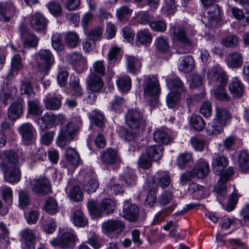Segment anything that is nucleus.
Masks as SVG:
<instances>
[{
	"label": "nucleus",
	"instance_id": "f257e3e1",
	"mask_svg": "<svg viewBox=\"0 0 249 249\" xmlns=\"http://www.w3.org/2000/svg\"><path fill=\"white\" fill-rule=\"evenodd\" d=\"M55 121L62 124L56 140V143L59 147H63L74 139L75 133L79 128V123L77 121H73L68 122L65 124V119L63 115L54 116L51 113H45L43 117L36 120L41 130L51 127Z\"/></svg>",
	"mask_w": 249,
	"mask_h": 249
},
{
	"label": "nucleus",
	"instance_id": "f03ea898",
	"mask_svg": "<svg viewBox=\"0 0 249 249\" xmlns=\"http://www.w3.org/2000/svg\"><path fill=\"white\" fill-rule=\"evenodd\" d=\"M208 78L213 85L218 87L214 90V97L221 101H230V97L223 88L227 83L228 77L225 72L218 66H214L208 71Z\"/></svg>",
	"mask_w": 249,
	"mask_h": 249
},
{
	"label": "nucleus",
	"instance_id": "7ed1b4c3",
	"mask_svg": "<svg viewBox=\"0 0 249 249\" xmlns=\"http://www.w3.org/2000/svg\"><path fill=\"white\" fill-rule=\"evenodd\" d=\"M143 110L138 108L128 110L125 114V122L129 128L125 131L124 137L131 141L139 134V127L144 121Z\"/></svg>",
	"mask_w": 249,
	"mask_h": 249
},
{
	"label": "nucleus",
	"instance_id": "20e7f679",
	"mask_svg": "<svg viewBox=\"0 0 249 249\" xmlns=\"http://www.w3.org/2000/svg\"><path fill=\"white\" fill-rule=\"evenodd\" d=\"M143 87L144 96L153 98L154 102L156 103L160 91L157 77L153 75L146 76Z\"/></svg>",
	"mask_w": 249,
	"mask_h": 249
},
{
	"label": "nucleus",
	"instance_id": "39448f33",
	"mask_svg": "<svg viewBox=\"0 0 249 249\" xmlns=\"http://www.w3.org/2000/svg\"><path fill=\"white\" fill-rule=\"evenodd\" d=\"M38 71L44 75L48 74L54 62V57L50 51L41 50L38 53Z\"/></svg>",
	"mask_w": 249,
	"mask_h": 249
},
{
	"label": "nucleus",
	"instance_id": "423d86ee",
	"mask_svg": "<svg viewBox=\"0 0 249 249\" xmlns=\"http://www.w3.org/2000/svg\"><path fill=\"white\" fill-rule=\"evenodd\" d=\"M125 229L124 222L117 219H109L102 225V230L107 237H111L113 234L122 232Z\"/></svg>",
	"mask_w": 249,
	"mask_h": 249
},
{
	"label": "nucleus",
	"instance_id": "0eeeda50",
	"mask_svg": "<svg viewBox=\"0 0 249 249\" xmlns=\"http://www.w3.org/2000/svg\"><path fill=\"white\" fill-rule=\"evenodd\" d=\"M171 37L174 41L181 43L185 47L191 45V40L188 37L186 29L182 26H174L170 29Z\"/></svg>",
	"mask_w": 249,
	"mask_h": 249
},
{
	"label": "nucleus",
	"instance_id": "6e6552de",
	"mask_svg": "<svg viewBox=\"0 0 249 249\" xmlns=\"http://www.w3.org/2000/svg\"><path fill=\"white\" fill-rule=\"evenodd\" d=\"M205 10L209 15L210 24L213 27L220 26L223 24L221 19V10L218 5L212 4L205 7Z\"/></svg>",
	"mask_w": 249,
	"mask_h": 249
},
{
	"label": "nucleus",
	"instance_id": "1a4fd4ad",
	"mask_svg": "<svg viewBox=\"0 0 249 249\" xmlns=\"http://www.w3.org/2000/svg\"><path fill=\"white\" fill-rule=\"evenodd\" d=\"M22 142L25 144L33 143L35 140L36 129L29 123L22 124L18 128Z\"/></svg>",
	"mask_w": 249,
	"mask_h": 249
},
{
	"label": "nucleus",
	"instance_id": "9d476101",
	"mask_svg": "<svg viewBox=\"0 0 249 249\" xmlns=\"http://www.w3.org/2000/svg\"><path fill=\"white\" fill-rule=\"evenodd\" d=\"M17 10L14 3L10 1H0V19L5 22L9 21L17 16Z\"/></svg>",
	"mask_w": 249,
	"mask_h": 249
},
{
	"label": "nucleus",
	"instance_id": "9b49d317",
	"mask_svg": "<svg viewBox=\"0 0 249 249\" xmlns=\"http://www.w3.org/2000/svg\"><path fill=\"white\" fill-rule=\"evenodd\" d=\"M76 240V236L73 233L65 232L60 238H54L50 243L53 247L59 246L62 248H73Z\"/></svg>",
	"mask_w": 249,
	"mask_h": 249
},
{
	"label": "nucleus",
	"instance_id": "f8f14e48",
	"mask_svg": "<svg viewBox=\"0 0 249 249\" xmlns=\"http://www.w3.org/2000/svg\"><path fill=\"white\" fill-rule=\"evenodd\" d=\"M233 173V169L231 167H229L226 170H224L222 175H219V180L214 188L215 193L219 196H223L226 194L225 183Z\"/></svg>",
	"mask_w": 249,
	"mask_h": 249
},
{
	"label": "nucleus",
	"instance_id": "ddd939ff",
	"mask_svg": "<svg viewBox=\"0 0 249 249\" xmlns=\"http://www.w3.org/2000/svg\"><path fill=\"white\" fill-rule=\"evenodd\" d=\"M120 215L130 222H135L139 217V209L134 203H125Z\"/></svg>",
	"mask_w": 249,
	"mask_h": 249
},
{
	"label": "nucleus",
	"instance_id": "4468645a",
	"mask_svg": "<svg viewBox=\"0 0 249 249\" xmlns=\"http://www.w3.org/2000/svg\"><path fill=\"white\" fill-rule=\"evenodd\" d=\"M20 235L22 248L24 249H34L36 238L35 231L27 228L21 231Z\"/></svg>",
	"mask_w": 249,
	"mask_h": 249
},
{
	"label": "nucleus",
	"instance_id": "2eb2a0df",
	"mask_svg": "<svg viewBox=\"0 0 249 249\" xmlns=\"http://www.w3.org/2000/svg\"><path fill=\"white\" fill-rule=\"evenodd\" d=\"M32 190L37 195H45L51 190L49 180L46 178H40L34 180L32 183Z\"/></svg>",
	"mask_w": 249,
	"mask_h": 249
},
{
	"label": "nucleus",
	"instance_id": "dca6fc26",
	"mask_svg": "<svg viewBox=\"0 0 249 249\" xmlns=\"http://www.w3.org/2000/svg\"><path fill=\"white\" fill-rule=\"evenodd\" d=\"M68 61L78 71L87 68V61L82 55L77 52L70 53L67 57Z\"/></svg>",
	"mask_w": 249,
	"mask_h": 249
},
{
	"label": "nucleus",
	"instance_id": "f3484780",
	"mask_svg": "<svg viewBox=\"0 0 249 249\" xmlns=\"http://www.w3.org/2000/svg\"><path fill=\"white\" fill-rule=\"evenodd\" d=\"M23 101L14 102L8 110V117L12 121L18 120L21 117L23 111Z\"/></svg>",
	"mask_w": 249,
	"mask_h": 249
},
{
	"label": "nucleus",
	"instance_id": "a211bd4d",
	"mask_svg": "<svg viewBox=\"0 0 249 249\" xmlns=\"http://www.w3.org/2000/svg\"><path fill=\"white\" fill-rule=\"evenodd\" d=\"M81 183L84 190L89 194L95 192L99 186L97 180L92 176L90 173H86Z\"/></svg>",
	"mask_w": 249,
	"mask_h": 249
},
{
	"label": "nucleus",
	"instance_id": "6ab92c4d",
	"mask_svg": "<svg viewBox=\"0 0 249 249\" xmlns=\"http://www.w3.org/2000/svg\"><path fill=\"white\" fill-rule=\"evenodd\" d=\"M5 179L11 183H17L20 178L21 173L18 166L3 167Z\"/></svg>",
	"mask_w": 249,
	"mask_h": 249
},
{
	"label": "nucleus",
	"instance_id": "aec40b11",
	"mask_svg": "<svg viewBox=\"0 0 249 249\" xmlns=\"http://www.w3.org/2000/svg\"><path fill=\"white\" fill-rule=\"evenodd\" d=\"M30 24L34 30L41 31L46 27L47 20L41 14L36 13L31 16Z\"/></svg>",
	"mask_w": 249,
	"mask_h": 249
},
{
	"label": "nucleus",
	"instance_id": "412c9836",
	"mask_svg": "<svg viewBox=\"0 0 249 249\" xmlns=\"http://www.w3.org/2000/svg\"><path fill=\"white\" fill-rule=\"evenodd\" d=\"M88 87L93 92H99L103 87V81L101 77L93 74H89L87 81Z\"/></svg>",
	"mask_w": 249,
	"mask_h": 249
},
{
	"label": "nucleus",
	"instance_id": "4be33fe9",
	"mask_svg": "<svg viewBox=\"0 0 249 249\" xmlns=\"http://www.w3.org/2000/svg\"><path fill=\"white\" fill-rule=\"evenodd\" d=\"M3 157L6 161L0 163L2 167L18 166V155L14 150L5 151Z\"/></svg>",
	"mask_w": 249,
	"mask_h": 249
},
{
	"label": "nucleus",
	"instance_id": "5701e85b",
	"mask_svg": "<svg viewBox=\"0 0 249 249\" xmlns=\"http://www.w3.org/2000/svg\"><path fill=\"white\" fill-rule=\"evenodd\" d=\"M166 83L168 88L170 90H174L173 92L182 94L186 90L183 82L178 77L167 79Z\"/></svg>",
	"mask_w": 249,
	"mask_h": 249
},
{
	"label": "nucleus",
	"instance_id": "b1692460",
	"mask_svg": "<svg viewBox=\"0 0 249 249\" xmlns=\"http://www.w3.org/2000/svg\"><path fill=\"white\" fill-rule=\"evenodd\" d=\"M209 172L208 163L203 160H199L193 170L194 175L199 178H204L209 174Z\"/></svg>",
	"mask_w": 249,
	"mask_h": 249
},
{
	"label": "nucleus",
	"instance_id": "393cba45",
	"mask_svg": "<svg viewBox=\"0 0 249 249\" xmlns=\"http://www.w3.org/2000/svg\"><path fill=\"white\" fill-rule=\"evenodd\" d=\"M228 164V161L226 157L219 156L213 159L212 163L213 173L218 176L222 175Z\"/></svg>",
	"mask_w": 249,
	"mask_h": 249
},
{
	"label": "nucleus",
	"instance_id": "a878e982",
	"mask_svg": "<svg viewBox=\"0 0 249 249\" xmlns=\"http://www.w3.org/2000/svg\"><path fill=\"white\" fill-rule=\"evenodd\" d=\"M243 57L240 53L234 52L230 53L227 59L226 63L231 68H239L243 63Z\"/></svg>",
	"mask_w": 249,
	"mask_h": 249
},
{
	"label": "nucleus",
	"instance_id": "bb28decb",
	"mask_svg": "<svg viewBox=\"0 0 249 249\" xmlns=\"http://www.w3.org/2000/svg\"><path fill=\"white\" fill-rule=\"evenodd\" d=\"M102 161L106 164H112L119 160L118 152L112 148H107L100 156Z\"/></svg>",
	"mask_w": 249,
	"mask_h": 249
},
{
	"label": "nucleus",
	"instance_id": "cd10ccee",
	"mask_svg": "<svg viewBox=\"0 0 249 249\" xmlns=\"http://www.w3.org/2000/svg\"><path fill=\"white\" fill-rule=\"evenodd\" d=\"M71 212L72 213L71 218L75 226L84 227L88 224L87 218L81 210L72 209Z\"/></svg>",
	"mask_w": 249,
	"mask_h": 249
},
{
	"label": "nucleus",
	"instance_id": "c85d7f7f",
	"mask_svg": "<svg viewBox=\"0 0 249 249\" xmlns=\"http://www.w3.org/2000/svg\"><path fill=\"white\" fill-rule=\"evenodd\" d=\"M229 90L234 97H241L244 93V87L241 81L236 78H234L230 84Z\"/></svg>",
	"mask_w": 249,
	"mask_h": 249
},
{
	"label": "nucleus",
	"instance_id": "c756f323",
	"mask_svg": "<svg viewBox=\"0 0 249 249\" xmlns=\"http://www.w3.org/2000/svg\"><path fill=\"white\" fill-rule=\"evenodd\" d=\"M163 147L161 145H154L149 146L146 149L145 153L153 160H159L162 156Z\"/></svg>",
	"mask_w": 249,
	"mask_h": 249
},
{
	"label": "nucleus",
	"instance_id": "7c9ffc66",
	"mask_svg": "<svg viewBox=\"0 0 249 249\" xmlns=\"http://www.w3.org/2000/svg\"><path fill=\"white\" fill-rule=\"evenodd\" d=\"M203 187L196 183L192 182L189 184L188 191L190 194L193 195V196L196 199H200L208 196V193L203 191Z\"/></svg>",
	"mask_w": 249,
	"mask_h": 249
},
{
	"label": "nucleus",
	"instance_id": "2f4dec72",
	"mask_svg": "<svg viewBox=\"0 0 249 249\" xmlns=\"http://www.w3.org/2000/svg\"><path fill=\"white\" fill-rule=\"evenodd\" d=\"M194 66L193 58L190 55L184 56L178 65V70L184 73H188L193 70Z\"/></svg>",
	"mask_w": 249,
	"mask_h": 249
},
{
	"label": "nucleus",
	"instance_id": "473e14b6",
	"mask_svg": "<svg viewBox=\"0 0 249 249\" xmlns=\"http://www.w3.org/2000/svg\"><path fill=\"white\" fill-rule=\"evenodd\" d=\"M17 92V89L14 86L8 85L6 89H4L1 93V99L3 103L7 105L13 99Z\"/></svg>",
	"mask_w": 249,
	"mask_h": 249
},
{
	"label": "nucleus",
	"instance_id": "72a5a7b5",
	"mask_svg": "<svg viewBox=\"0 0 249 249\" xmlns=\"http://www.w3.org/2000/svg\"><path fill=\"white\" fill-rule=\"evenodd\" d=\"M126 68L128 71L132 74L136 73L141 68V62L135 57L127 56Z\"/></svg>",
	"mask_w": 249,
	"mask_h": 249
},
{
	"label": "nucleus",
	"instance_id": "f704fd0d",
	"mask_svg": "<svg viewBox=\"0 0 249 249\" xmlns=\"http://www.w3.org/2000/svg\"><path fill=\"white\" fill-rule=\"evenodd\" d=\"M65 157L67 161L73 166H77L80 163L79 155L74 148H68L66 150Z\"/></svg>",
	"mask_w": 249,
	"mask_h": 249
},
{
	"label": "nucleus",
	"instance_id": "c9c22d12",
	"mask_svg": "<svg viewBox=\"0 0 249 249\" xmlns=\"http://www.w3.org/2000/svg\"><path fill=\"white\" fill-rule=\"evenodd\" d=\"M23 67L21 58L19 54L15 55L11 60V70L7 75L6 78L11 79L13 78L14 71L17 72L20 70Z\"/></svg>",
	"mask_w": 249,
	"mask_h": 249
},
{
	"label": "nucleus",
	"instance_id": "e433bc0d",
	"mask_svg": "<svg viewBox=\"0 0 249 249\" xmlns=\"http://www.w3.org/2000/svg\"><path fill=\"white\" fill-rule=\"evenodd\" d=\"M65 41L68 47L74 48L76 47L79 43V37L76 32H68L65 34Z\"/></svg>",
	"mask_w": 249,
	"mask_h": 249
},
{
	"label": "nucleus",
	"instance_id": "4c0bfd02",
	"mask_svg": "<svg viewBox=\"0 0 249 249\" xmlns=\"http://www.w3.org/2000/svg\"><path fill=\"white\" fill-rule=\"evenodd\" d=\"M90 120L92 124L99 128H103L105 125V120L104 117L98 111L94 110L92 112Z\"/></svg>",
	"mask_w": 249,
	"mask_h": 249
},
{
	"label": "nucleus",
	"instance_id": "58836bf2",
	"mask_svg": "<svg viewBox=\"0 0 249 249\" xmlns=\"http://www.w3.org/2000/svg\"><path fill=\"white\" fill-rule=\"evenodd\" d=\"M28 110L30 114L35 116H39L43 112L42 107L38 100L29 101Z\"/></svg>",
	"mask_w": 249,
	"mask_h": 249
},
{
	"label": "nucleus",
	"instance_id": "ea45409f",
	"mask_svg": "<svg viewBox=\"0 0 249 249\" xmlns=\"http://www.w3.org/2000/svg\"><path fill=\"white\" fill-rule=\"evenodd\" d=\"M155 45L156 49L160 52H165L168 51L170 47L168 37L165 36L157 37L155 39Z\"/></svg>",
	"mask_w": 249,
	"mask_h": 249
},
{
	"label": "nucleus",
	"instance_id": "a19ab883",
	"mask_svg": "<svg viewBox=\"0 0 249 249\" xmlns=\"http://www.w3.org/2000/svg\"><path fill=\"white\" fill-rule=\"evenodd\" d=\"M106 66L103 60L95 61L90 69V73L95 75L99 76L100 77L104 76L106 74Z\"/></svg>",
	"mask_w": 249,
	"mask_h": 249
},
{
	"label": "nucleus",
	"instance_id": "79ce46f5",
	"mask_svg": "<svg viewBox=\"0 0 249 249\" xmlns=\"http://www.w3.org/2000/svg\"><path fill=\"white\" fill-rule=\"evenodd\" d=\"M223 123L217 119L215 120L208 124L207 130L208 131L210 134H218L223 130Z\"/></svg>",
	"mask_w": 249,
	"mask_h": 249
},
{
	"label": "nucleus",
	"instance_id": "37998d69",
	"mask_svg": "<svg viewBox=\"0 0 249 249\" xmlns=\"http://www.w3.org/2000/svg\"><path fill=\"white\" fill-rule=\"evenodd\" d=\"M190 124L197 131L202 130L205 126V122L202 118L198 115H193L189 120Z\"/></svg>",
	"mask_w": 249,
	"mask_h": 249
},
{
	"label": "nucleus",
	"instance_id": "c03bdc74",
	"mask_svg": "<svg viewBox=\"0 0 249 249\" xmlns=\"http://www.w3.org/2000/svg\"><path fill=\"white\" fill-rule=\"evenodd\" d=\"M239 37L235 35L231 34L223 37L221 40L222 44L226 47L235 48L238 44Z\"/></svg>",
	"mask_w": 249,
	"mask_h": 249
},
{
	"label": "nucleus",
	"instance_id": "a18cd8bd",
	"mask_svg": "<svg viewBox=\"0 0 249 249\" xmlns=\"http://www.w3.org/2000/svg\"><path fill=\"white\" fill-rule=\"evenodd\" d=\"M156 178L154 179L153 182L154 183H157L162 188H166L171 183V179L169 175L166 173L158 174Z\"/></svg>",
	"mask_w": 249,
	"mask_h": 249
},
{
	"label": "nucleus",
	"instance_id": "49530a36",
	"mask_svg": "<svg viewBox=\"0 0 249 249\" xmlns=\"http://www.w3.org/2000/svg\"><path fill=\"white\" fill-rule=\"evenodd\" d=\"M117 85L120 90L126 92L128 91L131 87V79L128 76H122L117 81Z\"/></svg>",
	"mask_w": 249,
	"mask_h": 249
},
{
	"label": "nucleus",
	"instance_id": "de8ad7c7",
	"mask_svg": "<svg viewBox=\"0 0 249 249\" xmlns=\"http://www.w3.org/2000/svg\"><path fill=\"white\" fill-rule=\"evenodd\" d=\"M152 40L151 33L146 30H142L138 32L136 36V40L142 44L150 43Z\"/></svg>",
	"mask_w": 249,
	"mask_h": 249
},
{
	"label": "nucleus",
	"instance_id": "09e8293b",
	"mask_svg": "<svg viewBox=\"0 0 249 249\" xmlns=\"http://www.w3.org/2000/svg\"><path fill=\"white\" fill-rule=\"evenodd\" d=\"M239 165L243 172L249 170V155L247 152L242 151L240 153Z\"/></svg>",
	"mask_w": 249,
	"mask_h": 249
},
{
	"label": "nucleus",
	"instance_id": "8fccbe9b",
	"mask_svg": "<svg viewBox=\"0 0 249 249\" xmlns=\"http://www.w3.org/2000/svg\"><path fill=\"white\" fill-rule=\"evenodd\" d=\"M131 10L126 6H123L116 11V16L118 20L123 22H126L130 16Z\"/></svg>",
	"mask_w": 249,
	"mask_h": 249
},
{
	"label": "nucleus",
	"instance_id": "3c124183",
	"mask_svg": "<svg viewBox=\"0 0 249 249\" xmlns=\"http://www.w3.org/2000/svg\"><path fill=\"white\" fill-rule=\"evenodd\" d=\"M46 6L50 12L54 17H59L62 15V8L59 3L55 1H50Z\"/></svg>",
	"mask_w": 249,
	"mask_h": 249
},
{
	"label": "nucleus",
	"instance_id": "603ef678",
	"mask_svg": "<svg viewBox=\"0 0 249 249\" xmlns=\"http://www.w3.org/2000/svg\"><path fill=\"white\" fill-rule=\"evenodd\" d=\"M204 77L201 75L194 72L190 74L188 81L191 88H195L200 86L203 82Z\"/></svg>",
	"mask_w": 249,
	"mask_h": 249
},
{
	"label": "nucleus",
	"instance_id": "864d4df0",
	"mask_svg": "<svg viewBox=\"0 0 249 249\" xmlns=\"http://www.w3.org/2000/svg\"><path fill=\"white\" fill-rule=\"evenodd\" d=\"M61 100L57 97H51L45 101V106L49 110H57L61 107Z\"/></svg>",
	"mask_w": 249,
	"mask_h": 249
},
{
	"label": "nucleus",
	"instance_id": "5fc2aeb1",
	"mask_svg": "<svg viewBox=\"0 0 249 249\" xmlns=\"http://www.w3.org/2000/svg\"><path fill=\"white\" fill-rule=\"evenodd\" d=\"M153 137L154 141L163 144H167L170 141L169 135L164 131L157 130L154 133Z\"/></svg>",
	"mask_w": 249,
	"mask_h": 249
},
{
	"label": "nucleus",
	"instance_id": "6e6d98bb",
	"mask_svg": "<svg viewBox=\"0 0 249 249\" xmlns=\"http://www.w3.org/2000/svg\"><path fill=\"white\" fill-rule=\"evenodd\" d=\"M149 27L154 32H164L166 29V24L162 19L153 20L150 23Z\"/></svg>",
	"mask_w": 249,
	"mask_h": 249
},
{
	"label": "nucleus",
	"instance_id": "4d7b16f0",
	"mask_svg": "<svg viewBox=\"0 0 249 249\" xmlns=\"http://www.w3.org/2000/svg\"><path fill=\"white\" fill-rule=\"evenodd\" d=\"M70 86L73 94L76 96H81L82 95V89L79 84V79L74 76L70 82Z\"/></svg>",
	"mask_w": 249,
	"mask_h": 249
},
{
	"label": "nucleus",
	"instance_id": "13d9d810",
	"mask_svg": "<svg viewBox=\"0 0 249 249\" xmlns=\"http://www.w3.org/2000/svg\"><path fill=\"white\" fill-rule=\"evenodd\" d=\"M52 45L57 51H61L64 49V45L60 34L56 33L52 36Z\"/></svg>",
	"mask_w": 249,
	"mask_h": 249
},
{
	"label": "nucleus",
	"instance_id": "bf43d9fd",
	"mask_svg": "<svg viewBox=\"0 0 249 249\" xmlns=\"http://www.w3.org/2000/svg\"><path fill=\"white\" fill-rule=\"evenodd\" d=\"M181 94L178 92H170L166 98V103L168 107L170 108L174 107L178 102Z\"/></svg>",
	"mask_w": 249,
	"mask_h": 249
},
{
	"label": "nucleus",
	"instance_id": "052dcab7",
	"mask_svg": "<svg viewBox=\"0 0 249 249\" xmlns=\"http://www.w3.org/2000/svg\"><path fill=\"white\" fill-rule=\"evenodd\" d=\"M88 237L89 244L94 249H98L100 248L101 244L100 242V238L95 231H89Z\"/></svg>",
	"mask_w": 249,
	"mask_h": 249
},
{
	"label": "nucleus",
	"instance_id": "680f3d73",
	"mask_svg": "<svg viewBox=\"0 0 249 249\" xmlns=\"http://www.w3.org/2000/svg\"><path fill=\"white\" fill-rule=\"evenodd\" d=\"M152 161L153 160L145 152L140 157L138 164L140 167L146 169L151 166Z\"/></svg>",
	"mask_w": 249,
	"mask_h": 249
},
{
	"label": "nucleus",
	"instance_id": "e2e57ef3",
	"mask_svg": "<svg viewBox=\"0 0 249 249\" xmlns=\"http://www.w3.org/2000/svg\"><path fill=\"white\" fill-rule=\"evenodd\" d=\"M20 92L21 95H26L28 96H34L35 92L34 91L31 84L27 81L22 82L20 89Z\"/></svg>",
	"mask_w": 249,
	"mask_h": 249
},
{
	"label": "nucleus",
	"instance_id": "0e129e2a",
	"mask_svg": "<svg viewBox=\"0 0 249 249\" xmlns=\"http://www.w3.org/2000/svg\"><path fill=\"white\" fill-rule=\"evenodd\" d=\"M192 158V154L189 152H185L181 154L177 159L178 166L182 169L187 163L189 162Z\"/></svg>",
	"mask_w": 249,
	"mask_h": 249
},
{
	"label": "nucleus",
	"instance_id": "69168bd1",
	"mask_svg": "<svg viewBox=\"0 0 249 249\" xmlns=\"http://www.w3.org/2000/svg\"><path fill=\"white\" fill-rule=\"evenodd\" d=\"M38 38L33 34H30L26 37L23 43L25 48L35 47L37 45Z\"/></svg>",
	"mask_w": 249,
	"mask_h": 249
},
{
	"label": "nucleus",
	"instance_id": "338daca9",
	"mask_svg": "<svg viewBox=\"0 0 249 249\" xmlns=\"http://www.w3.org/2000/svg\"><path fill=\"white\" fill-rule=\"evenodd\" d=\"M215 115L217 120L223 123L230 118V112L223 107L216 108Z\"/></svg>",
	"mask_w": 249,
	"mask_h": 249
},
{
	"label": "nucleus",
	"instance_id": "774afa93",
	"mask_svg": "<svg viewBox=\"0 0 249 249\" xmlns=\"http://www.w3.org/2000/svg\"><path fill=\"white\" fill-rule=\"evenodd\" d=\"M87 207L90 213L94 216H99L103 212L102 204L100 203H88Z\"/></svg>",
	"mask_w": 249,
	"mask_h": 249
}]
</instances>
